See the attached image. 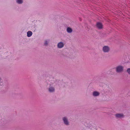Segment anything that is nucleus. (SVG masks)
Segmentation results:
<instances>
[{
	"instance_id": "f257e3e1",
	"label": "nucleus",
	"mask_w": 130,
	"mask_h": 130,
	"mask_svg": "<svg viewBox=\"0 0 130 130\" xmlns=\"http://www.w3.org/2000/svg\"><path fill=\"white\" fill-rule=\"evenodd\" d=\"M123 70V68L121 66H119L116 68V71L117 72H120Z\"/></svg>"
},
{
	"instance_id": "20e7f679",
	"label": "nucleus",
	"mask_w": 130,
	"mask_h": 130,
	"mask_svg": "<svg viewBox=\"0 0 130 130\" xmlns=\"http://www.w3.org/2000/svg\"><path fill=\"white\" fill-rule=\"evenodd\" d=\"M64 46V44L63 42H61L59 43L58 44V47L59 48H61Z\"/></svg>"
},
{
	"instance_id": "9b49d317",
	"label": "nucleus",
	"mask_w": 130,
	"mask_h": 130,
	"mask_svg": "<svg viewBox=\"0 0 130 130\" xmlns=\"http://www.w3.org/2000/svg\"><path fill=\"white\" fill-rule=\"evenodd\" d=\"M16 2L19 4H21L22 3L23 1V0H17Z\"/></svg>"
},
{
	"instance_id": "f03ea898",
	"label": "nucleus",
	"mask_w": 130,
	"mask_h": 130,
	"mask_svg": "<svg viewBox=\"0 0 130 130\" xmlns=\"http://www.w3.org/2000/svg\"><path fill=\"white\" fill-rule=\"evenodd\" d=\"M109 50V47L107 46H105L103 48V50L105 52H108Z\"/></svg>"
},
{
	"instance_id": "9d476101",
	"label": "nucleus",
	"mask_w": 130,
	"mask_h": 130,
	"mask_svg": "<svg viewBox=\"0 0 130 130\" xmlns=\"http://www.w3.org/2000/svg\"><path fill=\"white\" fill-rule=\"evenodd\" d=\"M49 90L50 92H52L54 91L55 89L53 88L50 87L49 88Z\"/></svg>"
},
{
	"instance_id": "1a4fd4ad",
	"label": "nucleus",
	"mask_w": 130,
	"mask_h": 130,
	"mask_svg": "<svg viewBox=\"0 0 130 130\" xmlns=\"http://www.w3.org/2000/svg\"><path fill=\"white\" fill-rule=\"evenodd\" d=\"M99 94V93L95 91L93 93V95L94 96H96L98 95Z\"/></svg>"
},
{
	"instance_id": "39448f33",
	"label": "nucleus",
	"mask_w": 130,
	"mask_h": 130,
	"mask_svg": "<svg viewBox=\"0 0 130 130\" xmlns=\"http://www.w3.org/2000/svg\"><path fill=\"white\" fill-rule=\"evenodd\" d=\"M115 116L117 118H121L123 117V115L122 114H119L115 115Z\"/></svg>"
},
{
	"instance_id": "4468645a",
	"label": "nucleus",
	"mask_w": 130,
	"mask_h": 130,
	"mask_svg": "<svg viewBox=\"0 0 130 130\" xmlns=\"http://www.w3.org/2000/svg\"><path fill=\"white\" fill-rule=\"evenodd\" d=\"M0 85H2V84H1V83H0Z\"/></svg>"
},
{
	"instance_id": "ddd939ff",
	"label": "nucleus",
	"mask_w": 130,
	"mask_h": 130,
	"mask_svg": "<svg viewBox=\"0 0 130 130\" xmlns=\"http://www.w3.org/2000/svg\"><path fill=\"white\" fill-rule=\"evenodd\" d=\"M127 71L128 73L130 74V68L128 69L127 70Z\"/></svg>"
},
{
	"instance_id": "0eeeda50",
	"label": "nucleus",
	"mask_w": 130,
	"mask_h": 130,
	"mask_svg": "<svg viewBox=\"0 0 130 130\" xmlns=\"http://www.w3.org/2000/svg\"><path fill=\"white\" fill-rule=\"evenodd\" d=\"M32 34V32L30 31H28L27 32V36L28 37H30L31 36Z\"/></svg>"
},
{
	"instance_id": "f8f14e48",
	"label": "nucleus",
	"mask_w": 130,
	"mask_h": 130,
	"mask_svg": "<svg viewBox=\"0 0 130 130\" xmlns=\"http://www.w3.org/2000/svg\"><path fill=\"white\" fill-rule=\"evenodd\" d=\"M47 44H48V42L47 41H45V42L44 43V45H45L47 46Z\"/></svg>"
},
{
	"instance_id": "423d86ee",
	"label": "nucleus",
	"mask_w": 130,
	"mask_h": 130,
	"mask_svg": "<svg viewBox=\"0 0 130 130\" xmlns=\"http://www.w3.org/2000/svg\"><path fill=\"white\" fill-rule=\"evenodd\" d=\"M97 27L99 29H101L102 27V25L101 23H98L97 24Z\"/></svg>"
},
{
	"instance_id": "6e6552de",
	"label": "nucleus",
	"mask_w": 130,
	"mask_h": 130,
	"mask_svg": "<svg viewBox=\"0 0 130 130\" xmlns=\"http://www.w3.org/2000/svg\"><path fill=\"white\" fill-rule=\"evenodd\" d=\"M72 29L68 27L67 29V32L69 33L71 32L72 31Z\"/></svg>"
},
{
	"instance_id": "7ed1b4c3",
	"label": "nucleus",
	"mask_w": 130,
	"mask_h": 130,
	"mask_svg": "<svg viewBox=\"0 0 130 130\" xmlns=\"http://www.w3.org/2000/svg\"><path fill=\"white\" fill-rule=\"evenodd\" d=\"M63 120L64 123L66 125H68L69 124V122L68 121L67 119L66 118L64 117L63 118Z\"/></svg>"
}]
</instances>
